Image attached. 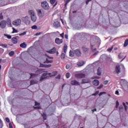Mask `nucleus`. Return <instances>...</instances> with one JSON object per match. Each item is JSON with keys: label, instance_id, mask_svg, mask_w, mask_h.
Masks as SVG:
<instances>
[{"label": "nucleus", "instance_id": "55", "mask_svg": "<svg viewBox=\"0 0 128 128\" xmlns=\"http://www.w3.org/2000/svg\"><path fill=\"white\" fill-rule=\"evenodd\" d=\"M108 84V80H106L104 82V84Z\"/></svg>", "mask_w": 128, "mask_h": 128}, {"label": "nucleus", "instance_id": "25", "mask_svg": "<svg viewBox=\"0 0 128 128\" xmlns=\"http://www.w3.org/2000/svg\"><path fill=\"white\" fill-rule=\"evenodd\" d=\"M50 72H45L42 74V76H50Z\"/></svg>", "mask_w": 128, "mask_h": 128}, {"label": "nucleus", "instance_id": "58", "mask_svg": "<svg viewBox=\"0 0 128 128\" xmlns=\"http://www.w3.org/2000/svg\"><path fill=\"white\" fill-rule=\"evenodd\" d=\"M40 104L36 102H35V106H40Z\"/></svg>", "mask_w": 128, "mask_h": 128}, {"label": "nucleus", "instance_id": "9", "mask_svg": "<svg viewBox=\"0 0 128 128\" xmlns=\"http://www.w3.org/2000/svg\"><path fill=\"white\" fill-rule=\"evenodd\" d=\"M72 86H80V83L76 80H73L70 82Z\"/></svg>", "mask_w": 128, "mask_h": 128}, {"label": "nucleus", "instance_id": "2", "mask_svg": "<svg viewBox=\"0 0 128 128\" xmlns=\"http://www.w3.org/2000/svg\"><path fill=\"white\" fill-rule=\"evenodd\" d=\"M28 14L30 16V20L33 22H36V20H38V17H36V12L33 10H30L28 11Z\"/></svg>", "mask_w": 128, "mask_h": 128}, {"label": "nucleus", "instance_id": "53", "mask_svg": "<svg viewBox=\"0 0 128 128\" xmlns=\"http://www.w3.org/2000/svg\"><path fill=\"white\" fill-rule=\"evenodd\" d=\"M91 46H92V50H96V48H94V46L92 45V44H91Z\"/></svg>", "mask_w": 128, "mask_h": 128}, {"label": "nucleus", "instance_id": "24", "mask_svg": "<svg viewBox=\"0 0 128 128\" xmlns=\"http://www.w3.org/2000/svg\"><path fill=\"white\" fill-rule=\"evenodd\" d=\"M38 75L36 74H30V78H36Z\"/></svg>", "mask_w": 128, "mask_h": 128}, {"label": "nucleus", "instance_id": "11", "mask_svg": "<svg viewBox=\"0 0 128 128\" xmlns=\"http://www.w3.org/2000/svg\"><path fill=\"white\" fill-rule=\"evenodd\" d=\"M115 72L116 74H120V66L118 65L116 66Z\"/></svg>", "mask_w": 128, "mask_h": 128}, {"label": "nucleus", "instance_id": "63", "mask_svg": "<svg viewBox=\"0 0 128 128\" xmlns=\"http://www.w3.org/2000/svg\"><path fill=\"white\" fill-rule=\"evenodd\" d=\"M124 108L126 110H128V107H127V106H124Z\"/></svg>", "mask_w": 128, "mask_h": 128}, {"label": "nucleus", "instance_id": "23", "mask_svg": "<svg viewBox=\"0 0 128 128\" xmlns=\"http://www.w3.org/2000/svg\"><path fill=\"white\" fill-rule=\"evenodd\" d=\"M68 50V46L66 44H64V52H66V50Z\"/></svg>", "mask_w": 128, "mask_h": 128}, {"label": "nucleus", "instance_id": "45", "mask_svg": "<svg viewBox=\"0 0 128 128\" xmlns=\"http://www.w3.org/2000/svg\"><path fill=\"white\" fill-rule=\"evenodd\" d=\"M2 47V48H7V46H8V45H6V44H1V45H0Z\"/></svg>", "mask_w": 128, "mask_h": 128}, {"label": "nucleus", "instance_id": "31", "mask_svg": "<svg viewBox=\"0 0 128 128\" xmlns=\"http://www.w3.org/2000/svg\"><path fill=\"white\" fill-rule=\"evenodd\" d=\"M70 2V0H64V2H66L65 4V6H66Z\"/></svg>", "mask_w": 128, "mask_h": 128}, {"label": "nucleus", "instance_id": "26", "mask_svg": "<svg viewBox=\"0 0 128 128\" xmlns=\"http://www.w3.org/2000/svg\"><path fill=\"white\" fill-rule=\"evenodd\" d=\"M112 48H114V46H112L110 48H109L107 50V52H110L112 50Z\"/></svg>", "mask_w": 128, "mask_h": 128}, {"label": "nucleus", "instance_id": "21", "mask_svg": "<svg viewBox=\"0 0 128 128\" xmlns=\"http://www.w3.org/2000/svg\"><path fill=\"white\" fill-rule=\"evenodd\" d=\"M98 76H100L102 74V68H98Z\"/></svg>", "mask_w": 128, "mask_h": 128}, {"label": "nucleus", "instance_id": "13", "mask_svg": "<svg viewBox=\"0 0 128 128\" xmlns=\"http://www.w3.org/2000/svg\"><path fill=\"white\" fill-rule=\"evenodd\" d=\"M74 52L77 56H80V54H82V53H80V49L75 50Z\"/></svg>", "mask_w": 128, "mask_h": 128}, {"label": "nucleus", "instance_id": "6", "mask_svg": "<svg viewBox=\"0 0 128 128\" xmlns=\"http://www.w3.org/2000/svg\"><path fill=\"white\" fill-rule=\"evenodd\" d=\"M75 76L77 78H83L86 77V74H76L75 75Z\"/></svg>", "mask_w": 128, "mask_h": 128}, {"label": "nucleus", "instance_id": "51", "mask_svg": "<svg viewBox=\"0 0 128 128\" xmlns=\"http://www.w3.org/2000/svg\"><path fill=\"white\" fill-rule=\"evenodd\" d=\"M118 58H122V53H120L118 54Z\"/></svg>", "mask_w": 128, "mask_h": 128}, {"label": "nucleus", "instance_id": "20", "mask_svg": "<svg viewBox=\"0 0 128 128\" xmlns=\"http://www.w3.org/2000/svg\"><path fill=\"white\" fill-rule=\"evenodd\" d=\"M20 46L22 48H26V42H23L20 44Z\"/></svg>", "mask_w": 128, "mask_h": 128}, {"label": "nucleus", "instance_id": "14", "mask_svg": "<svg viewBox=\"0 0 128 128\" xmlns=\"http://www.w3.org/2000/svg\"><path fill=\"white\" fill-rule=\"evenodd\" d=\"M53 26H54V28H60V24L58 22H54Z\"/></svg>", "mask_w": 128, "mask_h": 128}, {"label": "nucleus", "instance_id": "29", "mask_svg": "<svg viewBox=\"0 0 128 128\" xmlns=\"http://www.w3.org/2000/svg\"><path fill=\"white\" fill-rule=\"evenodd\" d=\"M70 56H74V52L70 50Z\"/></svg>", "mask_w": 128, "mask_h": 128}, {"label": "nucleus", "instance_id": "19", "mask_svg": "<svg viewBox=\"0 0 128 128\" xmlns=\"http://www.w3.org/2000/svg\"><path fill=\"white\" fill-rule=\"evenodd\" d=\"M58 74V72L56 71L53 72L52 73H50V74H49L50 76H56Z\"/></svg>", "mask_w": 128, "mask_h": 128}, {"label": "nucleus", "instance_id": "56", "mask_svg": "<svg viewBox=\"0 0 128 128\" xmlns=\"http://www.w3.org/2000/svg\"><path fill=\"white\" fill-rule=\"evenodd\" d=\"M60 36L62 38H64V34L62 33V34H60Z\"/></svg>", "mask_w": 128, "mask_h": 128}, {"label": "nucleus", "instance_id": "64", "mask_svg": "<svg viewBox=\"0 0 128 128\" xmlns=\"http://www.w3.org/2000/svg\"><path fill=\"white\" fill-rule=\"evenodd\" d=\"M40 33L37 32L36 33V36H40Z\"/></svg>", "mask_w": 128, "mask_h": 128}, {"label": "nucleus", "instance_id": "37", "mask_svg": "<svg viewBox=\"0 0 128 128\" xmlns=\"http://www.w3.org/2000/svg\"><path fill=\"white\" fill-rule=\"evenodd\" d=\"M82 50L84 52H88V48L86 47H82Z\"/></svg>", "mask_w": 128, "mask_h": 128}, {"label": "nucleus", "instance_id": "15", "mask_svg": "<svg viewBox=\"0 0 128 128\" xmlns=\"http://www.w3.org/2000/svg\"><path fill=\"white\" fill-rule=\"evenodd\" d=\"M19 38L20 37L18 36L12 38V40L13 44H16L18 42V38Z\"/></svg>", "mask_w": 128, "mask_h": 128}, {"label": "nucleus", "instance_id": "4", "mask_svg": "<svg viewBox=\"0 0 128 128\" xmlns=\"http://www.w3.org/2000/svg\"><path fill=\"white\" fill-rule=\"evenodd\" d=\"M42 6L44 10H48L50 8L48 3L46 1L42 2Z\"/></svg>", "mask_w": 128, "mask_h": 128}, {"label": "nucleus", "instance_id": "5", "mask_svg": "<svg viewBox=\"0 0 128 128\" xmlns=\"http://www.w3.org/2000/svg\"><path fill=\"white\" fill-rule=\"evenodd\" d=\"M14 26H20L22 24V20L20 19H17L12 22Z\"/></svg>", "mask_w": 128, "mask_h": 128}, {"label": "nucleus", "instance_id": "12", "mask_svg": "<svg viewBox=\"0 0 128 128\" xmlns=\"http://www.w3.org/2000/svg\"><path fill=\"white\" fill-rule=\"evenodd\" d=\"M92 84L94 86H98L100 84V81L98 80H95L92 82Z\"/></svg>", "mask_w": 128, "mask_h": 128}, {"label": "nucleus", "instance_id": "10", "mask_svg": "<svg viewBox=\"0 0 128 128\" xmlns=\"http://www.w3.org/2000/svg\"><path fill=\"white\" fill-rule=\"evenodd\" d=\"M37 12L38 14V16L40 18H42V16H44V12H42L41 10H37Z\"/></svg>", "mask_w": 128, "mask_h": 128}, {"label": "nucleus", "instance_id": "48", "mask_svg": "<svg viewBox=\"0 0 128 128\" xmlns=\"http://www.w3.org/2000/svg\"><path fill=\"white\" fill-rule=\"evenodd\" d=\"M4 18V16H2V14H0V19L2 20Z\"/></svg>", "mask_w": 128, "mask_h": 128}, {"label": "nucleus", "instance_id": "28", "mask_svg": "<svg viewBox=\"0 0 128 128\" xmlns=\"http://www.w3.org/2000/svg\"><path fill=\"white\" fill-rule=\"evenodd\" d=\"M14 54V51H11L9 52V56H12Z\"/></svg>", "mask_w": 128, "mask_h": 128}, {"label": "nucleus", "instance_id": "52", "mask_svg": "<svg viewBox=\"0 0 128 128\" xmlns=\"http://www.w3.org/2000/svg\"><path fill=\"white\" fill-rule=\"evenodd\" d=\"M116 94H117V96H120V93L118 92V90H116L115 92Z\"/></svg>", "mask_w": 128, "mask_h": 128}, {"label": "nucleus", "instance_id": "32", "mask_svg": "<svg viewBox=\"0 0 128 128\" xmlns=\"http://www.w3.org/2000/svg\"><path fill=\"white\" fill-rule=\"evenodd\" d=\"M66 58V54L64 53H62L61 54V58L64 60Z\"/></svg>", "mask_w": 128, "mask_h": 128}, {"label": "nucleus", "instance_id": "42", "mask_svg": "<svg viewBox=\"0 0 128 128\" xmlns=\"http://www.w3.org/2000/svg\"><path fill=\"white\" fill-rule=\"evenodd\" d=\"M50 2L52 4H54L56 2V0H50Z\"/></svg>", "mask_w": 128, "mask_h": 128}, {"label": "nucleus", "instance_id": "17", "mask_svg": "<svg viewBox=\"0 0 128 128\" xmlns=\"http://www.w3.org/2000/svg\"><path fill=\"white\" fill-rule=\"evenodd\" d=\"M88 82H90V80L89 79L82 80V84H88Z\"/></svg>", "mask_w": 128, "mask_h": 128}, {"label": "nucleus", "instance_id": "49", "mask_svg": "<svg viewBox=\"0 0 128 128\" xmlns=\"http://www.w3.org/2000/svg\"><path fill=\"white\" fill-rule=\"evenodd\" d=\"M56 78H58V80H60V74H58L56 76Z\"/></svg>", "mask_w": 128, "mask_h": 128}, {"label": "nucleus", "instance_id": "35", "mask_svg": "<svg viewBox=\"0 0 128 128\" xmlns=\"http://www.w3.org/2000/svg\"><path fill=\"white\" fill-rule=\"evenodd\" d=\"M44 68H50L52 66L51 64H44L43 66Z\"/></svg>", "mask_w": 128, "mask_h": 128}, {"label": "nucleus", "instance_id": "16", "mask_svg": "<svg viewBox=\"0 0 128 128\" xmlns=\"http://www.w3.org/2000/svg\"><path fill=\"white\" fill-rule=\"evenodd\" d=\"M55 42L57 44H60L62 42V39H60L59 38H56Z\"/></svg>", "mask_w": 128, "mask_h": 128}, {"label": "nucleus", "instance_id": "33", "mask_svg": "<svg viewBox=\"0 0 128 128\" xmlns=\"http://www.w3.org/2000/svg\"><path fill=\"white\" fill-rule=\"evenodd\" d=\"M26 32H24L22 33H21V34H19V36H26Z\"/></svg>", "mask_w": 128, "mask_h": 128}, {"label": "nucleus", "instance_id": "38", "mask_svg": "<svg viewBox=\"0 0 128 128\" xmlns=\"http://www.w3.org/2000/svg\"><path fill=\"white\" fill-rule=\"evenodd\" d=\"M2 126H4L2 121V120H0V128H2Z\"/></svg>", "mask_w": 128, "mask_h": 128}, {"label": "nucleus", "instance_id": "22", "mask_svg": "<svg viewBox=\"0 0 128 128\" xmlns=\"http://www.w3.org/2000/svg\"><path fill=\"white\" fill-rule=\"evenodd\" d=\"M38 84V80H31L30 84Z\"/></svg>", "mask_w": 128, "mask_h": 128}, {"label": "nucleus", "instance_id": "39", "mask_svg": "<svg viewBox=\"0 0 128 128\" xmlns=\"http://www.w3.org/2000/svg\"><path fill=\"white\" fill-rule=\"evenodd\" d=\"M32 30H36V28H38V26H36V25H34L32 26Z\"/></svg>", "mask_w": 128, "mask_h": 128}, {"label": "nucleus", "instance_id": "62", "mask_svg": "<svg viewBox=\"0 0 128 128\" xmlns=\"http://www.w3.org/2000/svg\"><path fill=\"white\" fill-rule=\"evenodd\" d=\"M65 38H66V40H68V34L65 35Z\"/></svg>", "mask_w": 128, "mask_h": 128}, {"label": "nucleus", "instance_id": "8", "mask_svg": "<svg viewBox=\"0 0 128 128\" xmlns=\"http://www.w3.org/2000/svg\"><path fill=\"white\" fill-rule=\"evenodd\" d=\"M48 58L46 59V64H52V60H53L54 58L52 57H50L49 56H48Z\"/></svg>", "mask_w": 128, "mask_h": 128}, {"label": "nucleus", "instance_id": "57", "mask_svg": "<svg viewBox=\"0 0 128 128\" xmlns=\"http://www.w3.org/2000/svg\"><path fill=\"white\" fill-rule=\"evenodd\" d=\"M100 92V91H96V92L93 94V96H96V94H98V93Z\"/></svg>", "mask_w": 128, "mask_h": 128}, {"label": "nucleus", "instance_id": "7", "mask_svg": "<svg viewBox=\"0 0 128 128\" xmlns=\"http://www.w3.org/2000/svg\"><path fill=\"white\" fill-rule=\"evenodd\" d=\"M46 52L50 54H56V49L54 48L49 50H47Z\"/></svg>", "mask_w": 128, "mask_h": 128}, {"label": "nucleus", "instance_id": "60", "mask_svg": "<svg viewBox=\"0 0 128 128\" xmlns=\"http://www.w3.org/2000/svg\"><path fill=\"white\" fill-rule=\"evenodd\" d=\"M89 2H92V0H87L86 1V4H88Z\"/></svg>", "mask_w": 128, "mask_h": 128}, {"label": "nucleus", "instance_id": "36", "mask_svg": "<svg viewBox=\"0 0 128 128\" xmlns=\"http://www.w3.org/2000/svg\"><path fill=\"white\" fill-rule=\"evenodd\" d=\"M12 30H13V31H12V33L13 34H14V33H17V32H18V31L17 30H16V28H12Z\"/></svg>", "mask_w": 128, "mask_h": 128}, {"label": "nucleus", "instance_id": "46", "mask_svg": "<svg viewBox=\"0 0 128 128\" xmlns=\"http://www.w3.org/2000/svg\"><path fill=\"white\" fill-rule=\"evenodd\" d=\"M70 64H67L66 65V70H68V68H70Z\"/></svg>", "mask_w": 128, "mask_h": 128}, {"label": "nucleus", "instance_id": "43", "mask_svg": "<svg viewBox=\"0 0 128 128\" xmlns=\"http://www.w3.org/2000/svg\"><path fill=\"white\" fill-rule=\"evenodd\" d=\"M118 106H120V103H118V101H116V108H118Z\"/></svg>", "mask_w": 128, "mask_h": 128}, {"label": "nucleus", "instance_id": "61", "mask_svg": "<svg viewBox=\"0 0 128 128\" xmlns=\"http://www.w3.org/2000/svg\"><path fill=\"white\" fill-rule=\"evenodd\" d=\"M9 128H14L12 127V124H9Z\"/></svg>", "mask_w": 128, "mask_h": 128}, {"label": "nucleus", "instance_id": "41", "mask_svg": "<svg viewBox=\"0 0 128 128\" xmlns=\"http://www.w3.org/2000/svg\"><path fill=\"white\" fill-rule=\"evenodd\" d=\"M104 86L103 84H100L98 87L97 88L98 90H100Z\"/></svg>", "mask_w": 128, "mask_h": 128}, {"label": "nucleus", "instance_id": "50", "mask_svg": "<svg viewBox=\"0 0 128 128\" xmlns=\"http://www.w3.org/2000/svg\"><path fill=\"white\" fill-rule=\"evenodd\" d=\"M119 110H124V107L122 106H120Z\"/></svg>", "mask_w": 128, "mask_h": 128}, {"label": "nucleus", "instance_id": "47", "mask_svg": "<svg viewBox=\"0 0 128 128\" xmlns=\"http://www.w3.org/2000/svg\"><path fill=\"white\" fill-rule=\"evenodd\" d=\"M106 94V92H101L99 94V96H102V94Z\"/></svg>", "mask_w": 128, "mask_h": 128}, {"label": "nucleus", "instance_id": "54", "mask_svg": "<svg viewBox=\"0 0 128 128\" xmlns=\"http://www.w3.org/2000/svg\"><path fill=\"white\" fill-rule=\"evenodd\" d=\"M6 122H10V118H6Z\"/></svg>", "mask_w": 128, "mask_h": 128}, {"label": "nucleus", "instance_id": "1", "mask_svg": "<svg viewBox=\"0 0 128 128\" xmlns=\"http://www.w3.org/2000/svg\"><path fill=\"white\" fill-rule=\"evenodd\" d=\"M6 24L9 26H12V21L10 18H8L6 21L2 20L0 22V28H5L6 26Z\"/></svg>", "mask_w": 128, "mask_h": 128}, {"label": "nucleus", "instance_id": "59", "mask_svg": "<svg viewBox=\"0 0 128 128\" xmlns=\"http://www.w3.org/2000/svg\"><path fill=\"white\" fill-rule=\"evenodd\" d=\"M7 38L9 39L10 40V38H12V36H10V35H8L7 36Z\"/></svg>", "mask_w": 128, "mask_h": 128}, {"label": "nucleus", "instance_id": "18", "mask_svg": "<svg viewBox=\"0 0 128 128\" xmlns=\"http://www.w3.org/2000/svg\"><path fill=\"white\" fill-rule=\"evenodd\" d=\"M84 64V61L78 62L77 63V68H78V66H82Z\"/></svg>", "mask_w": 128, "mask_h": 128}, {"label": "nucleus", "instance_id": "44", "mask_svg": "<svg viewBox=\"0 0 128 128\" xmlns=\"http://www.w3.org/2000/svg\"><path fill=\"white\" fill-rule=\"evenodd\" d=\"M34 108L37 109V110H40V106H34Z\"/></svg>", "mask_w": 128, "mask_h": 128}, {"label": "nucleus", "instance_id": "40", "mask_svg": "<svg viewBox=\"0 0 128 128\" xmlns=\"http://www.w3.org/2000/svg\"><path fill=\"white\" fill-rule=\"evenodd\" d=\"M46 78L44 77L43 76H42L40 78V82H42V80H46Z\"/></svg>", "mask_w": 128, "mask_h": 128}, {"label": "nucleus", "instance_id": "27", "mask_svg": "<svg viewBox=\"0 0 128 128\" xmlns=\"http://www.w3.org/2000/svg\"><path fill=\"white\" fill-rule=\"evenodd\" d=\"M128 44V39H126L124 42V47L127 46Z\"/></svg>", "mask_w": 128, "mask_h": 128}, {"label": "nucleus", "instance_id": "30", "mask_svg": "<svg viewBox=\"0 0 128 128\" xmlns=\"http://www.w3.org/2000/svg\"><path fill=\"white\" fill-rule=\"evenodd\" d=\"M66 78H70V72H68L66 74Z\"/></svg>", "mask_w": 128, "mask_h": 128}, {"label": "nucleus", "instance_id": "34", "mask_svg": "<svg viewBox=\"0 0 128 128\" xmlns=\"http://www.w3.org/2000/svg\"><path fill=\"white\" fill-rule=\"evenodd\" d=\"M42 115L44 118V120H46V114H44V113H43Z\"/></svg>", "mask_w": 128, "mask_h": 128}, {"label": "nucleus", "instance_id": "3", "mask_svg": "<svg viewBox=\"0 0 128 128\" xmlns=\"http://www.w3.org/2000/svg\"><path fill=\"white\" fill-rule=\"evenodd\" d=\"M22 20L23 22H24V24H26V26H30V16H24L22 18Z\"/></svg>", "mask_w": 128, "mask_h": 128}]
</instances>
